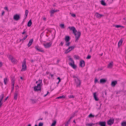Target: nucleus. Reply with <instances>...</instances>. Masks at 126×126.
Returning a JSON list of instances; mask_svg holds the SVG:
<instances>
[{"instance_id":"obj_1","label":"nucleus","mask_w":126,"mask_h":126,"mask_svg":"<svg viewBox=\"0 0 126 126\" xmlns=\"http://www.w3.org/2000/svg\"><path fill=\"white\" fill-rule=\"evenodd\" d=\"M68 28L71 30L72 31L73 33L75 36V38L76 39L75 42H77L81 35V32L79 31L77 32V33H76L77 31L74 27H69Z\"/></svg>"},{"instance_id":"obj_2","label":"nucleus","mask_w":126,"mask_h":126,"mask_svg":"<svg viewBox=\"0 0 126 126\" xmlns=\"http://www.w3.org/2000/svg\"><path fill=\"white\" fill-rule=\"evenodd\" d=\"M33 91L36 92H38L39 91H41V87L40 85H39V84H37V86H35L34 87Z\"/></svg>"},{"instance_id":"obj_3","label":"nucleus","mask_w":126,"mask_h":126,"mask_svg":"<svg viewBox=\"0 0 126 126\" xmlns=\"http://www.w3.org/2000/svg\"><path fill=\"white\" fill-rule=\"evenodd\" d=\"M75 47L74 46H72L71 47H69L68 48L65 50V54H67L68 52H69L71 51L72 50V49H73Z\"/></svg>"},{"instance_id":"obj_4","label":"nucleus","mask_w":126,"mask_h":126,"mask_svg":"<svg viewBox=\"0 0 126 126\" xmlns=\"http://www.w3.org/2000/svg\"><path fill=\"white\" fill-rule=\"evenodd\" d=\"M114 122L113 119L110 118L109 120L107 121V123L109 125L111 126L113 124Z\"/></svg>"},{"instance_id":"obj_5","label":"nucleus","mask_w":126,"mask_h":126,"mask_svg":"<svg viewBox=\"0 0 126 126\" xmlns=\"http://www.w3.org/2000/svg\"><path fill=\"white\" fill-rule=\"evenodd\" d=\"M20 18L19 15L17 14H16L14 15L13 17V19L16 21H17L19 20Z\"/></svg>"},{"instance_id":"obj_6","label":"nucleus","mask_w":126,"mask_h":126,"mask_svg":"<svg viewBox=\"0 0 126 126\" xmlns=\"http://www.w3.org/2000/svg\"><path fill=\"white\" fill-rule=\"evenodd\" d=\"M52 43L51 42L43 44V45L46 48H48L50 47Z\"/></svg>"},{"instance_id":"obj_7","label":"nucleus","mask_w":126,"mask_h":126,"mask_svg":"<svg viewBox=\"0 0 126 126\" xmlns=\"http://www.w3.org/2000/svg\"><path fill=\"white\" fill-rule=\"evenodd\" d=\"M35 49L41 52H44V51L42 49V48L38 46H36L35 47Z\"/></svg>"},{"instance_id":"obj_8","label":"nucleus","mask_w":126,"mask_h":126,"mask_svg":"<svg viewBox=\"0 0 126 126\" xmlns=\"http://www.w3.org/2000/svg\"><path fill=\"white\" fill-rule=\"evenodd\" d=\"M24 63H23L22 65V69L21 70L22 71H25L26 68V61H24Z\"/></svg>"},{"instance_id":"obj_9","label":"nucleus","mask_w":126,"mask_h":126,"mask_svg":"<svg viewBox=\"0 0 126 126\" xmlns=\"http://www.w3.org/2000/svg\"><path fill=\"white\" fill-rule=\"evenodd\" d=\"M75 82L76 84V87H77L79 86L81 82L78 79L77 80L75 79Z\"/></svg>"},{"instance_id":"obj_10","label":"nucleus","mask_w":126,"mask_h":126,"mask_svg":"<svg viewBox=\"0 0 126 126\" xmlns=\"http://www.w3.org/2000/svg\"><path fill=\"white\" fill-rule=\"evenodd\" d=\"M85 65V62L84 61L82 60L80 61L79 66L82 67H84Z\"/></svg>"},{"instance_id":"obj_11","label":"nucleus","mask_w":126,"mask_h":126,"mask_svg":"<svg viewBox=\"0 0 126 126\" xmlns=\"http://www.w3.org/2000/svg\"><path fill=\"white\" fill-rule=\"evenodd\" d=\"M98 124L101 126H106V123L105 121H100Z\"/></svg>"},{"instance_id":"obj_12","label":"nucleus","mask_w":126,"mask_h":126,"mask_svg":"<svg viewBox=\"0 0 126 126\" xmlns=\"http://www.w3.org/2000/svg\"><path fill=\"white\" fill-rule=\"evenodd\" d=\"M69 65L71 66L74 69H76L77 67V66L76 65L74 64V63H69Z\"/></svg>"},{"instance_id":"obj_13","label":"nucleus","mask_w":126,"mask_h":126,"mask_svg":"<svg viewBox=\"0 0 126 126\" xmlns=\"http://www.w3.org/2000/svg\"><path fill=\"white\" fill-rule=\"evenodd\" d=\"M117 83V81L116 80L112 81L111 82V85L112 87H114Z\"/></svg>"},{"instance_id":"obj_14","label":"nucleus","mask_w":126,"mask_h":126,"mask_svg":"<svg viewBox=\"0 0 126 126\" xmlns=\"http://www.w3.org/2000/svg\"><path fill=\"white\" fill-rule=\"evenodd\" d=\"M18 94V91H16L15 92L14 95V98L15 100H16L17 99Z\"/></svg>"},{"instance_id":"obj_15","label":"nucleus","mask_w":126,"mask_h":126,"mask_svg":"<svg viewBox=\"0 0 126 126\" xmlns=\"http://www.w3.org/2000/svg\"><path fill=\"white\" fill-rule=\"evenodd\" d=\"M96 92H95L94 93V97L95 100L97 101L99 99L97 98V95H96Z\"/></svg>"},{"instance_id":"obj_16","label":"nucleus","mask_w":126,"mask_h":126,"mask_svg":"<svg viewBox=\"0 0 126 126\" xmlns=\"http://www.w3.org/2000/svg\"><path fill=\"white\" fill-rule=\"evenodd\" d=\"M95 15L97 18H100L102 16H103L102 15L99 14L97 13H96L95 14Z\"/></svg>"},{"instance_id":"obj_17","label":"nucleus","mask_w":126,"mask_h":126,"mask_svg":"<svg viewBox=\"0 0 126 126\" xmlns=\"http://www.w3.org/2000/svg\"><path fill=\"white\" fill-rule=\"evenodd\" d=\"M59 10H52L50 11V13L51 14L50 16H53V15L55 12H57Z\"/></svg>"},{"instance_id":"obj_18","label":"nucleus","mask_w":126,"mask_h":126,"mask_svg":"<svg viewBox=\"0 0 126 126\" xmlns=\"http://www.w3.org/2000/svg\"><path fill=\"white\" fill-rule=\"evenodd\" d=\"M70 40V38L69 36H66L65 37V40L66 42H68Z\"/></svg>"},{"instance_id":"obj_19","label":"nucleus","mask_w":126,"mask_h":126,"mask_svg":"<svg viewBox=\"0 0 126 126\" xmlns=\"http://www.w3.org/2000/svg\"><path fill=\"white\" fill-rule=\"evenodd\" d=\"M107 80L104 79H101L100 81V83H104L106 82Z\"/></svg>"},{"instance_id":"obj_20","label":"nucleus","mask_w":126,"mask_h":126,"mask_svg":"<svg viewBox=\"0 0 126 126\" xmlns=\"http://www.w3.org/2000/svg\"><path fill=\"white\" fill-rule=\"evenodd\" d=\"M113 64V62H111L109 63V64H108L107 67L109 68H112Z\"/></svg>"},{"instance_id":"obj_21","label":"nucleus","mask_w":126,"mask_h":126,"mask_svg":"<svg viewBox=\"0 0 126 126\" xmlns=\"http://www.w3.org/2000/svg\"><path fill=\"white\" fill-rule=\"evenodd\" d=\"M32 24V22L31 20H29L27 26L28 27H30Z\"/></svg>"},{"instance_id":"obj_22","label":"nucleus","mask_w":126,"mask_h":126,"mask_svg":"<svg viewBox=\"0 0 126 126\" xmlns=\"http://www.w3.org/2000/svg\"><path fill=\"white\" fill-rule=\"evenodd\" d=\"M95 124L93 123H91L89 124H86V125L87 126H93Z\"/></svg>"},{"instance_id":"obj_23","label":"nucleus","mask_w":126,"mask_h":126,"mask_svg":"<svg viewBox=\"0 0 126 126\" xmlns=\"http://www.w3.org/2000/svg\"><path fill=\"white\" fill-rule=\"evenodd\" d=\"M10 59L11 60V62L13 63H15L16 62V60L14 59L13 57H12L11 58H10Z\"/></svg>"},{"instance_id":"obj_24","label":"nucleus","mask_w":126,"mask_h":126,"mask_svg":"<svg viewBox=\"0 0 126 126\" xmlns=\"http://www.w3.org/2000/svg\"><path fill=\"white\" fill-rule=\"evenodd\" d=\"M123 42V41L122 40V39H121L119 41L118 45L119 47L122 44V43Z\"/></svg>"},{"instance_id":"obj_25","label":"nucleus","mask_w":126,"mask_h":126,"mask_svg":"<svg viewBox=\"0 0 126 126\" xmlns=\"http://www.w3.org/2000/svg\"><path fill=\"white\" fill-rule=\"evenodd\" d=\"M101 4L103 6H106V3L103 0H102L101 1Z\"/></svg>"},{"instance_id":"obj_26","label":"nucleus","mask_w":126,"mask_h":126,"mask_svg":"<svg viewBox=\"0 0 126 126\" xmlns=\"http://www.w3.org/2000/svg\"><path fill=\"white\" fill-rule=\"evenodd\" d=\"M74 57L76 60L79 59V57L78 56L76 55H75L74 56Z\"/></svg>"},{"instance_id":"obj_27","label":"nucleus","mask_w":126,"mask_h":126,"mask_svg":"<svg viewBox=\"0 0 126 126\" xmlns=\"http://www.w3.org/2000/svg\"><path fill=\"white\" fill-rule=\"evenodd\" d=\"M121 125L122 126H126V122H122L121 123Z\"/></svg>"},{"instance_id":"obj_28","label":"nucleus","mask_w":126,"mask_h":126,"mask_svg":"<svg viewBox=\"0 0 126 126\" xmlns=\"http://www.w3.org/2000/svg\"><path fill=\"white\" fill-rule=\"evenodd\" d=\"M56 124V121H54L52 123L51 126H54Z\"/></svg>"},{"instance_id":"obj_29","label":"nucleus","mask_w":126,"mask_h":126,"mask_svg":"<svg viewBox=\"0 0 126 126\" xmlns=\"http://www.w3.org/2000/svg\"><path fill=\"white\" fill-rule=\"evenodd\" d=\"M4 97V94H2L0 96V100L2 101Z\"/></svg>"},{"instance_id":"obj_30","label":"nucleus","mask_w":126,"mask_h":126,"mask_svg":"<svg viewBox=\"0 0 126 126\" xmlns=\"http://www.w3.org/2000/svg\"><path fill=\"white\" fill-rule=\"evenodd\" d=\"M65 97V96L63 95L62 96H60L57 97L56 98L57 99H61L62 98H64Z\"/></svg>"},{"instance_id":"obj_31","label":"nucleus","mask_w":126,"mask_h":126,"mask_svg":"<svg viewBox=\"0 0 126 126\" xmlns=\"http://www.w3.org/2000/svg\"><path fill=\"white\" fill-rule=\"evenodd\" d=\"M94 115H93L91 113H90L88 116V117L89 118H94Z\"/></svg>"},{"instance_id":"obj_32","label":"nucleus","mask_w":126,"mask_h":126,"mask_svg":"<svg viewBox=\"0 0 126 126\" xmlns=\"http://www.w3.org/2000/svg\"><path fill=\"white\" fill-rule=\"evenodd\" d=\"M60 26L62 28L64 29V24H60Z\"/></svg>"},{"instance_id":"obj_33","label":"nucleus","mask_w":126,"mask_h":126,"mask_svg":"<svg viewBox=\"0 0 126 126\" xmlns=\"http://www.w3.org/2000/svg\"><path fill=\"white\" fill-rule=\"evenodd\" d=\"M29 13V11L28 10H26L25 12V15L26 16V17H27L28 13Z\"/></svg>"},{"instance_id":"obj_34","label":"nucleus","mask_w":126,"mask_h":126,"mask_svg":"<svg viewBox=\"0 0 126 126\" xmlns=\"http://www.w3.org/2000/svg\"><path fill=\"white\" fill-rule=\"evenodd\" d=\"M38 81V83L37 84H39V85H40L42 82V80L39 79Z\"/></svg>"},{"instance_id":"obj_35","label":"nucleus","mask_w":126,"mask_h":126,"mask_svg":"<svg viewBox=\"0 0 126 126\" xmlns=\"http://www.w3.org/2000/svg\"><path fill=\"white\" fill-rule=\"evenodd\" d=\"M69 60H70L72 63H74V62L73 61V60L71 58H70L69 59Z\"/></svg>"},{"instance_id":"obj_36","label":"nucleus","mask_w":126,"mask_h":126,"mask_svg":"<svg viewBox=\"0 0 126 126\" xmlns=\"http://www.w3.org/2000/svg\"><path fill=\"white\" fill-rule=\"evenodd\" d=\"M75 113H74L73 114H72L71 115V116L70 117V119H72V118H73L75 116Z\"/></svg>"},{"instance_id":"obj_37","label":"nucleus","mask_w":126,"mask_h":126,"mask_svg":"<svg viewBox=\"0 0 126 126\" xmlns=\"http://www.w3.org/2000/svg\"><path fill=\"white\" fill-rule=\"evenodd\" d=\"M4 83L5 84H6V82L7 81V78H4Z\"/></svg>"},{"instance_id":"obj_38","label":"nucleus","mask_w":126,"mask_h":126,"mask_svg":"<svg viewBox=\"0 0 126 126\" xmlns=\"http://www.w3.org/2000/svg\"><path fill=\"white\" fill-rule=\"evenodd\" d=\"M68 97L69 98H73L74 97V96L73 95H69Z\"/></svg>"},{"instance_id":"obj_39","label":"nucleus","mask_w":126,"mask_h":126,"mask_svg":"<svg viewBox=\"0 0 126 126\" xmlns=\"http://www.w3.org/2000/svg\"><path fill=\"white\" fill-rule=\"evenodd\" d=\"M43 123H42L40 122L38 124V126H43Z\"/></svg>"},{"instance_id":"obj_40","label":"nucleus","mask_w":126,"mask_h":126,"mask_svg":"<svg viewBox=\"0 0 126 126\" xmlns=\"http://www.w3.org/2000/svg\"><path fill=\"white\" fill-rule=\"evenodd\" d=\"M114 26L115 27L118 28L119 27H121V26L120 25H115Z\"/></svg>"},{"instance_id":"obj_41","label":"nucleus","mask_w":126,"mask_h":126,"mask_svg":"<svg viewBox=\"0 0 126 126\" xmlns=\"http://www.w3.org/2000/svg\"><path fill=\"white\" fill-rule=\"evenodd\" d=\"M70 42H68L65 45V46H69L70 45Z\"/></svg>"},{"instance_id":"obj_42","label":"nucleus","mask_w":126,"mask_h":126,"mask_svg":"<svg viewBox=\"0 0 126 126\" xmlns=\"http://www.w3.org/2000/svg\"><path fill=\"white\" fill-rule=\"evenodd\" d=\"M27 36L28 35H27L23 38L22 39V41H23L26 39V38H27Z\"/></svg>"},{"instance_id":"obj_43","label":"nucleus","mask_w":126,"mask_h":126,"mask_svg":"<svg viewBox=\"0 0 126 126\" xmlns=\"http://www.w3.org/2000/svg\"><path fill=\"white\" fill-rule=\"evenodd\" d=\"M33 39H31L29 41V43H30V44H31L33 42Z\"/></svg>"},{"instance_id":"obj_44","label":"nucleus","mask_w":126,"mask_h":126,"mask_svg":"<svg viewBox=\"0 0 126 126\" xmlns=\"http://www.w3.org/2000/svg\"><path fill=\"white\" fill-rule=\"evenodd\" d=\"M91 56L90 55H88L86 57V59H89L91 58Z\"/></svg>"},{"instance_id":"obj_45","label":"nucleus","mask_w":126,"mask_h":126,"mask_svg":"<svg viewBox=\"0 0 126 126\" xmlns=\"http://www.w3.org/2000/svg\"><path fill=\"white\" fill-rule=\"evenodd\" d=\"M31 100L32 101V103H35L36 101V100H34L33 99H31Z\"/></svg>"},{"instance_id":"obj_46","label":"nucleus","mask_w":126,"mask_h":126,"mask_svg":"<svg viewBox=\"0 0 126 126\" xmlns=\"http://www.w3.org/2000/svg\"><path fill=\"white\" fill-rule=\"evenodd\" d=\"M12 83H15V80L13 79H12L11 80Z\"/></svg>"},{"instance_id":"obj_47","label":"nucleus","mask_w":126,"mask_h":126,"mask_svg":"<svg viewBox=\"0 0 126 126\" xmlns=\"http://www.w3.org/2000/svg\"><path fill=\"white\" fill-rule=\"evenodd\" d=\"M1 101H2L0 100V108L1 107V105L2 104V102Z\"/></svg>"},{"instance_id":"obj_48","label":"nucleus","mask_w":126,"mask_h":126,"mask_svg":"<svg viewBox=\"0 0 126 126\" xmlns=\"http://www.w3.org/2000/svg\"><path fill=\"white\" fill-rule=\"evenodd\" d=\"M64 43L63 42H62L60 44H59V45H61L62 46H63V44Z\"/></svg>"},{"instance_id":"obj_49","label":"nucleus","mask_w":126,"mask_h":126,"mask_svg":"<svg viewBox=\"0 0 126 126\" xmlns=\"http://www.w3.org/2000/svg\"><path fill=\"white\" fill-rule=\"evenodd\" d=\"M71 16L73 17H75L76 16V15L75 14H72Z\"/></svg>"},{"instance_id":"obj_50","label":"nucleus","mask_w":126,"mask_h":126,"mask_svg":"<svg viewBox=\"0 0 126 126\" xmlns=\"http://www.w3.org/2000/svg\"><path fill=\"white\" fill-rule=\"evenodd\" d=\"M4 13V11H2V12L1 14V16H3V14Z\"/></svg>"},{"instance_id":"obj_51","label":"nucleus","mask_w":126,"mask_h":126,"mask_svg":"<svg viewBox=\"0 0 126 126\" xmlns=\"http://www.w3.org/2000/svg\"><path fill=\"white\" fill-rule=\"evenodd\" d=\"M2 62H0V68L2 66Z\"/></svg>"},{"instance_id":"obj_52","label":"nucleus","mask_w":126,"mask_h":126,"mask_svg":"<svg viewBox=\"0 0 126 126\" xmlns=\"http://www.w3.org/2000/svg\"><path fill=\"white\" fill-rule=\"evenodd\" d=\"M25 30H24L23 32L22 33V34H25V33L26 32L25 31Z\"/></svg>"},{"instance_id":"obj_53","label":"nucleus","mask_w":126,"mask_h":126,"mask_svg":"<svg viewBox=\"0 0 126 126\" xmlns=\"http://www.w3.org/2000/svg\"><path fill=\"white\" fill-rule=\"evenodd\" d=\"M31 44H30V43H29L28 44V47H29L30 46H31Z\"/></svg>"},{"instance_id":"obj_54","label":"nucleus","mask_w":126,"mask_h":126,"mask_svg":"<svg viewBox=\"0 0 126 126\" xmlns=\"http://www.w3.org/2000/svg\"><path fill=\"white\" fill-rule=\"evenodd\" d=\"M68 121H67V122H66V123L65 124V126H68Z\"/></svg>"},{"instance_id":"obj_55","label":"nucleus","mask_w":126,"mask_h":126,"mask_svg":"<svg viewBox=\"0 0 126 126\" xmlns=\"http://www.w3.org/2000/svg\"><path fill=\"white\" fill-rule=\"evenodd\" d=\"M97 81L98 82H99L98 81V80L97 79H96L95 80L94 82L95 83H96Z\"/></svg>"},{"instance_id":"obj_56","label":"nucleus","mask_w":126,"mask_h":126,"mask_svg":"<svg viewBox=\"0 0 126 126\" xmlns=\"http://www.w3.org/2000/svg\"><path fill=\"white\" fill-rule=\"evenodd\" d=\"M4 9L6 10H8V8L7 7H6L4 8Z\"/></svg>"},{"instance_id":"obj_57","label":"nucleus","mask_w":126,"mask_h":126,"mask_svg":"<svg viewBox=\"0 0 126 126\" xmlns=\"http://www.w3.org/2000/svg\"><path fill=\"white\" fill-rule=\"evenodd\" d=\"M57 79H58V80H60V81H61V79L59 77H58L57 78Z\"/></svg>"},{"instance_id":"obj_58","label":"nucleus","mask_w":126,"mask_h":126,"mask_svg":"<svg viewBox=\"0 0 126 126\" xmlns=\"http://www.w3.org/2000/svg\"><path fill=\"white\" fill-rule=\"evenodd\" d=\"M8 96H7L5 100H4V102H5L7 99V98H8Z\"/></svg>"},{"instance_id":"obj_59","label":"nucleus","mask_w":126,"mask_h":126,"mask_svg":"<svg viewBox=\"0 0 126 126\" xmlns=\"http://www.w3.org/2000/svg\"><path fill=\"white\" fill-rule=\"evenodd\" d=\"M45 114H47H47H48V112H47L46 111L45 112Z\"/></svg>"},{"instance_id":"obj_60","label":"nucleus","mask_w":126,"mask_h":126,"mask_svg":"<svg viewBox=\"0 0 126 126\" xmlns=\"http://www.w3.org/2000/svg\"><path fill=\"white\" fill-rule=\"evenodd\" d=\"M12 57L11 56V55H10L9 56V58H10H10H11V57Z\"/></svg>"},{"instance_id":"obj_61","label":"nucleus","mask_w":126,"mask_h":126,"mask_svg":"<svg viewBox=\"0 0 126 126\" xmlns=\"http://www.w3.org/2000/svg\"><path fill=\"white\" fill-rule=\"evenodd\" d=\"M60 61V60H58L57 61V63H59V62Z\"/></svg>"},{"instance_id":"obj_62","label":"nucleus","mask_w":126,"mask_h":126,"mask_svg":"<svg viewBox=\"0 0 126 126\" xmlns=\"http://www.w3.org/2000/svg\"><path fill=\"white\" fill-rule=\"evenodd\" d=\"M33 61H34L33 60H31V62L32 63H33Z\"/></svg>"},{"instance_id":"obj_63","label":"nucleus","mask_w":126,"mask_h":126,"mask_svg":"<svg viewBox=\"0 0 126 126\" xmlns=\"http://www.w3.org/2000/svg\"><path fill=\"white\" fill-rule=\"evenodd\" d=\"M46 19V18L45 17H44L43 18V20H45Z\"/></svg>"},{"instance_id":"obj_64","label":"nucleus","mask_w":126,"mask_h":126,"mask_svg":"<svg viewBox=\"0 0 126 126\" xmlns=\"http://www.w3.org/2000/svg\"><path fill=\"white\" fill-rule=\"evenodd\" d=\"M31 124H29L27 126H31Z\"/></svg>"}]
</instances>
